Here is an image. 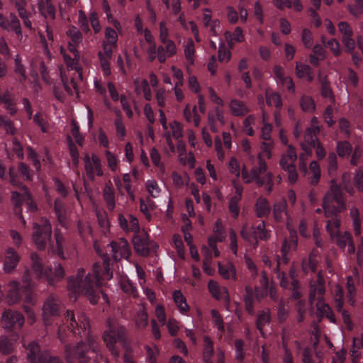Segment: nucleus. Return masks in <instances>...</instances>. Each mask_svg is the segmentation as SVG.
Instances as JSON below:
<instances>
[{
  "label": "nucleus",
  "instance_id": "obj_1",
  "mask_svg": "<svg viewBox=\"0 0 363 363\" xmlns=\"http://www.w3.org/2000/svg\"><path fill=\"white\" fill-rule=\"evenodd\" d=\"M66 322L69 324L73 333L82 337H86L88 340V345L80 342L73 348L67 347L65 350L66 359L69 363H75L77 361L81 363L86 362L87 361L86 354L91 350L95 351L94 340L89 336L90 328L89 320L83 313H77L75 315L72 311H67Z\"/></svg>",
  "mask_w": 363,
  "mask_h": 363
},
{
  "label": "nucleus",
  "instance_id": "obj_2",
  "mask_svg": "<svg viewBox=\"0 0 363 363\" xmlns=\"http://www.w3.org/2000/svg\"><path fill=\"white\" fill-rule=\"evenodd\" d=\"M102 285L101 274H76L72 275L68 281V289L71 299L76 301L77 295L82 294L92 304L97 303L100 286Z\"/></svg>",
  "mask_w": 363,
  "mask_h": 363
},
{
  "label": "nucleus",
  "instance_id": "obj_3",
  "mask_svg": "<svg viewBox=\"0 0 363 363\" xmlns=\"http://www.w3.org/2000/svg\"><path fill=\"white\" fill-rule=\"evenodd\" d=\"M32 240L39 250L48 248L51 252L59 255L62 254V236L55 233V244L51 242L52 227L50 221L42 218L33 223Z\"/></svg>",
  "mask_w": 363,
  "mask_h": 363
},
{
  "label": "nucleus",
  "instance_id": "obj_4",
  "mask_svg": "<svg viewBox=\"0 0 363 363\" xmlns=\"http://www.w3.org/2000/svg\"><path fill=\"white\" fill-rule=\"evenodd\" d=\"M325 279L321 274H317L310 282V296L309 301L311 305L315 304L318 310H322L326 313V316L332 321L335 322L333 315L330 311V307L322 303L323 295L325 293L324 286Z\"/></svg>",
  "mask_w": 363,
  "mask_h": 363
},
{
  "label": "nucleus",
  "instance_id": "obj_5",
  "mask_svg": "<svg viewBox=\"0 0 363 363\" xmlns=\"http://www.w3.org/2000/svg\"><path fill=\"white\" fill-rule=\"evenodd\" d=\"M332 183L330 189L325 194L323 202V207L326 218H329L330 216L337 215L345 208L341 189L334 184V181H332Z\"/></svg>",
  "mask_w": 363,
  "mask_h": 363
},
{
  "label": "nucleus",
  "instance_id": "obj_6",
  "mask_svg": "<svg viewBox=\"0 0 363 363\" xmlns=\"http://www.w3.org/2000/svg\"><path fill=\"white\" fill-rule=\"evenodd\" d=\"M106 325L107 328L104 334V340L112 354L118 357V352L115 350L114 345L117 342L122 340L125 334V329L114 318H108Z\"/></svg>",
  "mask_w": 363,
  "mask_h": 363
},
{
  "label": "nucleus",
  "instance_id": "obj_7",
  "mask_svg": "<svg viewBox=\"0 0 363 363\" xmlns=\"http://www.w3.org/2000/svg\"><path fill=\"white\" fill-rule=\"evenodd\" d=\"M297 154L294 147L291 145H287L286 150L284 152L279 160V166L281 169L287 173L288 179L291 184H294L298 179L296 162Z\"/></svg>",
  "mask_w": 363,
  "mask_h": 363
},
{
  "label": "nucleus",
  "instance_id": "obj_8",
  "mask_svg": "<svg viewBox=\"0 0 363 363\" xmlns=\"http://www.w3.org/2000/svg\"><path fill=\"white\" fill-rule=\"evenodd\" d=\"M298 238L295 231H291L289 238H286L282 244L281 249V258L278 257L275 259L276 267L274 269L276 271L285 270L284 266L289 262V253L295 250L297 247Z\"/></svg>",
  "mask_w": 363,
  "mask_h": 363
},
{
  "label": "nucleus",
  "instance_id": "obj_9",
  "mask_svg": "<svg viewBox=\"0 0 363 363\" xmlns=\"http://www.w3.org/2000/svg\"><path fill=\"white\" fill-rule=\"evenodd\" d=\"M11 201L15 208L16 214L21 213V206L24 201L30 211L34 212L37 211V205L33 202L30 194L26 186H22V193L18 191H12Z\"/></svg>",
  "mask_w": 363,
  "mask_h": 363
},
{
  "label": "nucleus",
  "instance_id": "obj_10",
  "mask_svg": "<svg viewBox=\"0 0 363 363\" xmlns=\"http://www.w3.org/2000/svg\"><path fill=\"white\" fill-rule=\"evenodd\" d=\"M133 243L135 250L142 256L148 255L151 247L155 245L150 242L148 234L143 230L135 235Z\"/></svg>",
  "mask_w": 363,
  "mask_h": 363
},
{
  "label": "nucleus",
  "instance_id": "obj_11",
  "mask_svg": "<svg viewBox=\"0 0 363 363\" xmlns=\"http://www.w3.org/2000/svg\"><path fill=\"white\" fill-rule=\"evenodd\" d=\"M84 167L87 177L94 180L95 175L101 177L103 175V170L101 169V162L99 157L96 155H92L91 157L89 155H85L84 157Z\"/></svg>",
  "mask_w": 363,
  "mask_h": 363
},
{
  "label": "nucleus",
  "instance_id": "obj_12",
  "mask_svg": "<svg viewBox=\"0 0 363 363\" xmlns=\"http://www.w3.org/2000/svg\"><path fill=\"white\" fill-rule=\"evenodd\" d=\"M110 247L111 248L113 257L116 261L123 257L127 259L130 254L129 245L124 238L111 242Z\"/></svg>",
  "mask_w": 363,
  "mask_h": 363
},
{
  "label": "nucleus",
  "instance_id": "obj_13",
  "mask_svg": "<svg viewBox=\"0 0 363 363\" xmlns=\"http://www.w3.org/2000/svg\"><path fill=\"white\" fill-rule=\"evenodd\" d=\"M0 27L4 30H13L20 39L23 37L20 21L13 13H10L9 20L0 13Z\"/></svg>",
  "mask_w": 363,
  "mask_h": 363
},
{
  "label": "nucleus",
  "instance_id": "obj_14",
  "mask_svg": "<svg viewBox=\"0 0 363 363\" xmlns=\"http://www.w3.org/2000/svg\"><path fill=\"white\" fill-rule=\"evenodd\" d=\"M24 323V318L16 311H8L2 315V324L4 328L11 329L15 327L21 328Z\"/></svg>",
  "mask_w": 363,
  "mask_h": 363
},
{
  "label": "nucleus",
  "instance_id": "obj_15",
  "mask_svg": "<svg viewBox=\"0 0 363 363\" xmlns=\"http://www.w3.org/2000/svg\"><path fill=\"white\" fill-rule=\"evenodd\" d=\"M272 212L273 217L277 222H284L286 219L287 220V226L289 225L291 217L287 211V203L285 199L275 202L273 205Z\"/></svg>",
  "mask_w": 363,
  "mask_h": 363
},
{
  "label": "nucleus",
  "instance_id": "obj_16",
  "mask_svg": "<svg viewBox=\"0 0 363 363\" xmlns=\"http://www.w3.org/2000/svg\"><path fill=\"white\" fill-rule=\"evenodd\" d=\"M339 247L346 250L348 254H354L355 252L354 245L352 240V235L348 232L338 233L333 240Z\"/></svg>",
  "mask_w": 363,
  "mask_h": 363
},
{
  "label": "nucleus",
  "instance_id": "obj_17",
  "mask_svg": "<svg viewBox=\"0 0 363 363\" xmlns=\"http://www.w3.org/2000/svg\"><path fill=\"white\" fill-rule=\"evenodd\" d=\"M214 237H211L208 239L209 247L213 250L215 256L219 255L218 250L216 247V241L222 242L225 239V235L222 227L221 221L217 220L215 223L213 228Z\"/></svg>",
  "mask_w": 363,
  "mask_h": 363
},
{
  "label": "nucleus",
  "instance_id": "obj_18",
  "mask_svg": "<svg viewBox=\"0 0 363 363\" xmlns=\"http://www.w3.org/2000/svg\"><path fill=\"white\" fill-rule=\"evenodd\" d=\"M20 261V256L12 247H9L5 252L4 269L6 272L14 270Z\"/></svg>",
  "mask_w": 363,
  "mask_h": 363
},
{
  "label": "nucleus",
  "instance_id": "obj_19",
  "mask_svg": "<svg viewBox=\"0 0 363 363\" xmlns=\"http://www.w3.org/2000/svg\"><path fill=\"white\" fill-rule=\"evenodd\" d=\"M362 349H363V333L359 334L353 337L350 350L352 363H359L362 357Z\"/></svg>",
  "mask_w": 363,
  "mask_h": 363
},
{
  "label": "nucleus",
  "instance_id": "obj_20",
  "mask_svg": "<svg viewBox=\"0 0 363 363\" xmlns=\"http://www.w3.org/2000/svg\"><path fill=\"white\" fill-rule=\"evenodd\" d=\"M229 108L231 113L238 117L244 116L250 111L245 103L238 99H232L229 103Z\"/></svg>",
  "mask_w": 363,
  "mask_h": 363
},
{
  "label": "nucleus",
  "instance_id": "obj_21",
  "mask_svg": "<svg viewBox=\"0 0 363 363\" xmlns=\"http://www.w3.org/2000/svg\"><path fill=\"white\" fill-rule=\"evenodd\" d=\"M103 197L106 203L108 210L113 211L115 208V191L111 181L106 183L103 189Z\"/></svg>",
  "mask_w": 363,
  "mask_h": 363
},
{
  "label": "nucleus",
  "instance_id": "obj_22",
  "mask_svg": "<svg viewBox=\"0 0 363 363\" xmlns=\"http://www.w3.org/2000/svg\"><path fill=\"white\" fill-rule=\"evenodd\" d=\"M259 158V165L257 167H254L251 170V174L253 175L255 181L258 186H262L264 184L265 180L264 178H260L259 176L264 173L267 171V164L266 162L262 160L261 155L259 154L258 156Z\"/></svg>",
  "mask_w": 363,
  "mask_h": 363
},
{
  "label": "nucleus",
  "instance_id": "obj_23",
  "mask_svg": "<svg viewBox=\"0 0 363 363\" xmlns=\"http://www.w3.org/2000/svg\"><path fill=\"white\" fill-rule=\"evenodd\" d=\"M255 211L259 218L268 216L271 211V206L268 200L264 197L258 198L255 205Z\"/></svg>",
  "mask_w": 363,
  "mask_h": 363
},
{
  "label": "nucleus",
  "instance_id": "obj_24",
  "mask_svg": "<svg viewBox=\"0 0 363 363\" xmlns=\"http://www.w3.org/2000/svg\"><path fill=\"white\" fill-rule=\"evenodd\" d=\"M69 50L73 54L74 57H71L65 53V51L62 48L60 50L61 54L63 55L65 62L67 65L72 69H77L78 61L79 59V53L73 45H68Z\"/></svg>",
  "mask_w": 363,
  "mask_h": 363
},
{
  "label": "nucleus",
  "instance_id": "obj_25",
  "mask_svg": "<svg viewBox=\"0 0 363 363\" xmlns=\"http://www.w3.org/2000/svg\"><path fill=\"white\" fill-rule=\"evenodd\" d=\"M340 220L337 215L330 216L326 221V230L332 240L340 233Z\"/></svg>",
  "mask_w": 363,
  "mask_h": 363
},
{
  "label": "nucleus",
  "instance_id": "obj_26",
  "mask_svg": "<svg viewBox=\"0 0 363 363\" xmlns=\"http://www.w3.org/2000/svg\"><path fill=\"white\" fill-rule=\"evenodd\" d=\"M58 301L52 297L48 298L43 306V318L45 320L50 316L55 315L58 312Z\"/></svg>",
  "mask_w": 363,
  "mask_h": 363
},
{
  "label": "nucleus",
  "instance_id": "obj_27",
  "mask_svg": "<svg viewBox=\"0 0 363 363\" xmlns=\"http://www.w3.org/2000/svg\"><path fill=\"white\" fill-rule=\"evenodd\" d=\"M278 279L282 287L294 289L298 287V281L296 274H279Z\"/></svg>",
  "mask_w": 363,
  "mask_h": 363
},
{
  "label": "nucleus",
  "instance_id": "obj_28",
  "mask_svg": "<svg viewBox=\"0 0 363 363\" xmlns=\"http://www.w3.org/2000/svg\"><path fill=\"white\" fill-rule=\"evenodd\" d=\"M301 150H303V152H301L299 155L298 167L301 172L306 173L307 171L306 162H307L308 157H310L311 156L312 150H311V147L308 146V145L305 144L304 143H301Z\"/></svg>",
  "mask_w": 363,
  "mask_h": 363
},
{
  "label": "nucleus",
  "instance_id": "obj_29",
  "mask_svg": "<svg viewBox=\"0 0 363 363\" xmlns=\"http://www.w3.org/2000/svg\"><path fill=\"white\" fill-rule=\"evenodd\" d=\"M38 9L45 18L54 19L55 17V9L51 3V0H40Z\"/></svg>",
  "mask_w": 363,
  "mask_h": 363
},
{
  "label": "nucleus",
  "instance_id": "obj_30",
  "mask_svg": "<svg viewBox=\"0 0 363 363\" xmlns=\"http://www.w3.org/2000/svg\"><path fill=\"white\" fill-rule=\"evenodd\" d=\"M320 128L318 125H311L306 129L304 133V140L308 146H315L318 142L317 135L319 133Z\"/></svg>",
  "mask_w": 363,
  "mask_h": 363
},
{
  "label": "nucleus",
  "instance_id": "obj_31",
  "mask_svg": "<svg viewBox=\"0 0 363 363\" xmlns=\"http://www.w3.org/2000/svg\"><path fill=\"white\" fill-rule=\"evenodd\" d=\"M45 354H41L39 346L33 342L28 347V358L30 363H40V360L43 358Z\"/></svg>",
  "mask_w": 363,
  "mask_h": 363
},
{
  "label": "nucleus",
  "instance_id": "obj_32",
  "mask_svg": "<svg viewBox=\"0 0 363 363\" xmlns=\"http://www.w3.org/2000/svg\"><path fill=\"white\" fill-rule=\"evenodd\" d=\"M296 71L298 77L306 78L309 82H312L314 79V75L309 65L297 63Z\"/></svg>",
  "mask_w": 363,
  "mask_h": 363
},
{
  "label": "nucleus",
  "instance_id": "obj_33",
  "mask_svg": "<svg viewBox=\"0 0 363 363\" xmlns=\"http://www.w3.org/2000/svg\"><path fill=\"white\" fill-rule=\"evenodd\" d=\"M67 33L70 38V41L68 45H72L77 49L79 45L82 42V33L76 27L74 26L69 27Z\"/></svg>",
  "mask_w": 363,
  "mask_h": 363
},
{
  "label": "nucleus",
  "instance_id": "obj_34",
  "mask_svg": "<svg viewBox=\"0 0 363 363\" xmlns=\"http://www.w3.org/2000/svg\"><path fill=\"white\" fill-rule=\"evenodd\" d=\"M135 323L139 329H143L147 325V313L143 306L139 308V310L135 318Z\"/></svg>",
  "mask_w": 363,
  "mask_h": 363
},
{
  "label": "nucleus",
  "instance_id": "obj_35",
  "mask_svg": "<svg viewBox=\"0 0 363 363\" xmlns=\"http://www.w3.org/2000/svg\"><path fill=\"white\" fill-rule=\"evenodd\" d=\"M135 85L136 91L138 93L143 92L144 94V97L146 100L150 101L152 99L151 90L149 86V84L146 79H142L139 81L136 79L135 81Z\"/></svg>",
  "mask_w": 363,
  "mask_h": 363
},
{
  "label": "nucleus",
  "instance_id": "obj_36",
  "mask_svg": "<svg viewBox=\"0 0 363 363\" xmlns=\"http://www.w3.org/2000/svg\"><path fill=\"white\" fill-rule=\"evenodd\" d=\"M208 289L211 294L217 299L228 297V292L226 289L224 287H220L215 281H209Z\"/></svg>",
  "mask_w": 363,
  "mask_h": 363
},
{
  "label": "nucleus",
  "instance_id": "obj_37",
  "mask_svg": "<svg viewBox=\"0 0 363 363\" xmlns=\"http://www.w3.org/2000/svg\"><path fill=\"white\" fill-rule=\"evenodd\" d=\"M173 299L181 313H184L189 311V307L186 303V298L180 291H174Z\"/></svg>",
  "mask_w": 363,
  "mask_h": 363
},
{
  "label": "nucleus",
  "instance_id": "obj_38",
  "mask_svg": "<svg viewBox=\"0 0 363 363\" xmlns=\"http://www.w3.org/2000/svg\"><path fill=\"white\" fill-rule=\"evenodd\" d=\"M203 360L205 363H213L211 360V358L214 353L213 342L208 337H205L203 338Z\"/></svg>",
  "mask_w": 363,
  "mask_h": 363
},
{
  "label": "nucleus",
  "instance_id": "obj_39",
  "mask_svg": "<svg viewBox=\"0 0 363 363\" xmlns=\"http://www.w3.org/2000/svg\"><path fill=\"white\" fill-rule=\"evenodd\" d=\"M0 103H4L5 108L9 111L11 115L16 113V104L13 101L9 91H6L3 95L0 94Z\"/></svg>",
  "mask_w": 363,
  "mask_h": 363
},
{
  "label": "nucleus",
  "instance_id": "obj_40",
  "mask_svg": "<svg viewBox=\"0 0 363 363\" xmlns=\"http://www.w3.org/2000/svg\"><path fill=\"white\" fill-rule=\"evenodd\" d=\"M120 286L125 293L135 296V287L126 274L121 277Z\"/></svg>",
  "mask_w": 363,
  "mask_h": 363
},
{
  "label": "nucleus",
  "instance_id": "obj_41",
  "mask_svg": "<svg viewBox=\"0 0 363 363\" xmlns=\"http://www.w3.org/2000/svg\"><path fill=\"white\" fill-rule=\"evenodd\" d=\"M309 169L312 176L309 178V182L312 185H315L318 183L320 177V169L318 163L316 161H312L309 165Z\"/></svg>",
  "mask_w": 363,
  "mask_h": 363
},
{
  "label": "nucleus",
  "instance_id": "obj_42",
  "mask_svg": "<svg viewBox=\"0 0 363 363\" xmlns=\"http://www.w3.org/2000/svg\"><path fill=\"white\" fill-rule=\"evenodd\" d=\"M353 3L347 6L350 14L358 18L363 14V0H353Z\"/></svg>",
  "mask_w": 363,
  "mask_h": 363
},
{
  "label": "nucleus",
  "instance_id": "obj_43",
  "mask_svg": "<svg viewBox=\"0 0 363 363\" xmlns=\"http://www.w3.org/2000/svg\"><path fill=\"white\" fill-rule=\"evenodd\" d=\"M336 151L340 157L349 156L352 151V145L347 141H339L337 143Z\"/></svg>",
  "mask_w": 363,
  "mask_h": 363
},
{
  "label": "nucleus",
  "instance_id": "obj_44",
  "mask_svg": "<svg viewBox=\"0 0 363 363\" xmlns=\"http://www.w3.org/2000/svg\"><path fill=\"white\" fill-rule=\"evenodd\" d=\"M21 288L18 287L17 282L13 281L11 284V289L8 295V301L9 303L13 304L16 303L21 297Z\"/></svg>",
  "mask_w": 363,
  "mask_h": 363
},
{
  "label": "nucleus",
  "instance_id": "obj_45",
  "mask_svg": "<svg viewBox=\"0 0 363 363\" xmlns=\"http://www.w3.org/2000/svg\"><path fill=\"white\" fill-rule=\"evenodd\" d=\"M110 269V260L107 255H104L101 257V261L96 262L93 264L94 272H100L101 271L108 272Z\"/></svg>",
  "mask_w": 363,
  "mask_h": 363
},
{
  "label": "nucleus",
  "instance_id": "obj_46",
  "mask_svg": "<svg viewBox=\"0 0 363 363\" xmlns=\"http://www.w3.org/2000/svg\"><path fill=\"white\" fill-rule=\"evenodd\" d=\"M30 259L31 269L35 272H42L43 264L39 255L36 252H32L30 254Z\"/></svg>",
  "mask_w": 363,
  "mask_h": 363
},
{
  "label": "nucleus",
  "instance_id": "obj_47",
  "mask_svg": "<svg viewBox=\"0 0 363 363\" xmlns=\"http://www.w3.org/2000/svg\"><path fill=\"white\" fill-rule=\"evenodd\" d=\"M266 101L267 104L270 106H274L277 108H280L282 106L281 96L278 93L267 92Z\"/></svg>",
  "mask_w": 363,
  "mask_h": 363
},
{
  "label": "nucleus",
  "instance_id": "obj_48",
  "mask_svg": "<svg viewBox=\"0 0 363 363\" xmlns=\"http://www.w3.org/2000/svg\"><path fill=\"white\" fill-rule=\"evenodd\" d=\"M350 217L353 220V227L356 235H359L361 232L362 221L359 218V210L356 207L350 209Z\"/></svg>",
  "mask_w": 363,
  "mask_h": 363
},
{
  "label": "nucleus",
  "instance_id": "obj_49",
  "mask_svg": "<svg viewBox=\"0 0 363 363\" xmlns=\"http://www.w3.org/2000/svg\"><path fill=\"white\" fill-rule=\"evenodd\" d=\"M253 234L255 239L259 238L260 240H266L269 238V233L265 229V224L264 222L260 223L254 228Z\"/></svg>",
  "mask_w": 363,
  "mask_h": 363
},
{
  "label": "nucleus",
  "instance_id": "obj_50",
  "mask_svg": "<svg viewBox=\"0 0 363 363\" xmlns=\"http://www.w3.org/2000/svg\"><path fill=\"white\" fill-rule=\"evenodd\" d=\"M55 211L59 222L64 225L65 220V208L63 203L60 199H56L55 201Z\"/></svg>",
  "mask_w": 363,
  "mask_h": 363
},
{
  "label": "nucleus",
  "instance_id": "obj_51",
  "mask_svg": "<svg viewBox=\"0 0 363 363\" xmlns=\"http://www.w3.org/2000/svg\"><path fill=\"white\" fill-rule=\"evenodd\" d=\"M270 322V314L269 311H262L259 313L257 320V327L258 330L262 332V327Z\"/></svg>",
  "mask_w": 363,
  "mask_h": 363
},
{
  "label": "nucleus",
  "instance_id": "obj_52",
  "mask_svg": "<svg viewBox=\"0 0 363 363\" xmlns=\"http://www.w3.org/2000/svg\"><path fill=\"white\" fill-rule=\"evenodd\" d=\"M300 105L302 110L306 112H312L315 109L314 101L308 96H303L301 97Z\"/></svg>",
  "mask_w": 363,
  "mask_h": 363
},
{
  "label": "nucleus",
  "instance_id": "obj_53",
  "mask_svg": "<svg viewBox=\"0 0 363 363\" xmlns=\"http://www.w3.org/2000/svg\"><path fill=\"white\" fill-rule=\"evenodd\" d=\"M146 362L147 363H156L159 350L155 345L146 346Z\"/></svg>",
  "mask_w": 363,
  "mask_h": 363
},
{
  "label": "nucleus",
  "instance_id": "obj_54",
  "mask_svg": "<svg viewBox=\"0 0 363 363\" xmlns=\"http://www.w3.org/2000/svg\"><path fill=\"white\" fill-rule=\"evenodd\" d=\"M117 41L118 35L116 31L111 28H107L105 32V40L104 43L117 46Z\"/></svg>",
  "mask_w": 363,
  "mask_h": 363
},
{
  "label": "nucleus",
  "instance_id": "obj_55",
  "mask_svg": "<svg viewBox=\"0 0 363 363\" xmlns=\"http://www.w3.org/2000/svg\"><path fill=\"white\" fill-rule=\"evenodd\" d=\"M328 173L333 177L337 170V156L334 152H330L328 157Z\"/></svg>",
  "mask_w": 363,
  "mask_h": 363
},
{
  "label": "nucleus",
  "instance_id": "obj_56",
  "mask_svg": "<svg viewBox=\"0 0 363 363\" xmlns=\"http://www.w3.org/2000/svg\"><path fill=\"white\" fill-rule=\"evenodd\" d=\"M271 286H272V284L269 281V279L268 278L266 274H263L260 279V288L262 289V291L259 293L257 291V295L264 296L268 294V289H269Z\"/></svg>",
  "mask_w": 363,
  "mask_h": 363
},
{
  "label": "nucleus",
  "instance_id": "obj_57",
  "mask_svg": "<svg viewBox=\"0 0 363 363\" xmlns=\"http://www.w3.org/2000/svg\"><path fill=\"white\" fill-rule=\"evenodd\" d=\"M302 268L303 271L311 270L315 272L318 269V261L313 255H310L308 260L303 262Z\"/></svg>",
  "mask_w": 363,
  "mask_h": 363
},
{
  "label": "nucleus",
  "instance_id": "obj_58",
  "mask_svg": "<svg viewBox=\"0 0 363 363\" xmlns=\"http://www.w3.org/2000/svg\"><path fill=\"white\" fill-rule=\"evenodd\" d=\"M146 188L150 195L154 198L159 196L160 189L155 180H148L146 182Z\"/></svg>",
  "mask_w": 363,
  "mask_h": 363
},
{
  "label": "nucleus",
  "instance_id": "obj_59",
  "mask_svg": "<svg viewBox=\"0 0 363 363\" xmlns=\"http://www.w3.org/2000/svg\"><path fill=\"white\" fill-rule=\"evenodd\" d=\"M338 30L342 35V38L352 37L353 30L350 25L346 21H341L338 23Z\"/></svg>",
  "mask_w": 363,
  "mask_h": 363
},
{
  "label": "nucleus",
  "instance_id": "obj_60",
  "mask_svg": "<svg viewBox=\"0 0 363 363\" xmlns=\"http://www.w3.org/2000/svg\"><path fill=\"white\" fill-rule=\"evenodd\" d=\"M69 142V153L72 159V162L75 167L78 166L79 164V152L76 145L73 143L71 137H67Z\"/></svg>",
  "mask_w": 363,
  "mask_h": 363
},
{
  "label": "nucleus",
  "instance_id": "obj_61",
  "mask_svg": "<svg viewBox=\"0 0 363 363\" xmlns=\"http://www.w3.org/2000/svg\"><path fill=\"white\" fill-rule=\"evenodd\" d=\"M334 298L337 309L341 311L343 305V291L339 285L335 286Z\"/></svg>",
  "mask_w": 363,
  "mask_h": 363
},
{
  "label": "nucleus",
  "instance_id": "obj_62",
  "mask_svg": "<svg viewBox=\"0 0 363 363\" xmlns=\"http://www.w3.org/2000/svg\"><path fill=\"white\" fill-rule=\"evenodd\" d=\"M319 80L321 82V95L325 98H329L332 101H333L334 98L328 82L325 79H321L320 75Z\"/></svg>",
  "mask_w": 363,
  "mask_h": 363
},
{
  "label": "nucleus",
  "instance_id": "obj_63",
  "mask_svg": "<svg viewBox=\"0 0 363 363\" xmlns=\"http://www.w3.org/2000/svg\"><path fill=\"white\" fill-rule=\"evenodd\" d=\"M117 118L115 121L117 135L123 138L125 135V126L122 122V117L120 111H117Z\"/></svg>",
  "mask_w": 363,
  "mask_h": 363
},
{
  "label": "nucleus",
  "instance_id": "obj_64",
  "mask_svg": "<svg viewBox=\"0 0 363 363\" xmlns=\"http://www.w3.org/2000/svg\"><path fill=\"white\" fill-rule=\"evenodd\" d=\"M173 242L175 248L177 250V254L179 257L184 258V244L182 238L179 235H174Z\"/></svg>",
  "mask_w": 363,
  "mask_h": 363
}]
</instances>
